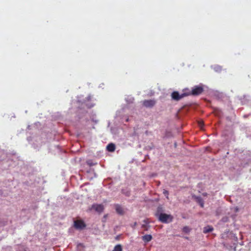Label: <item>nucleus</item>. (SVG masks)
Returning <instances> with one entry per match:
<instances>
[{
	"instance_id": "nucleus-15",
	"label": "nucleus",
	"mask_w": 251,
	"mask_h": 251,
	"mask_svg": "<svg viewBox=\"0 0 251 251\" xmlns=\"http://www.w3.org/2000/svg\"><path fill=\"white\" fill-rule=\"evenodd\" d=\"M163 194L166 196L167 197V198L168 199V195H169V192L167 190H163Z\"/></svg>"
},
{
	"instance_id": "nucleus-12",
	"label": "nucleus",
	"mask_w": 251,
	"mask_h": 251,
	"mask_svg": "<svg viewBox=\"0 0 251 251\" xmlns=\"http://www.w3.org/2000/svg\"><path fill=\"white\" fill-rule=\"evenodd\" d=\"M195 199L200 204L201 207H203L204 206V201L200 197H196Z\"/></svg>"
},
{
	"instance_id": "nucleus-3",
	"label": "nucleus",
	"mask_w": 251,
	"mask_h": 251,
	"mask_svg": "<svg viewBox=\"0 0 251 251\" xmlns=\"http://www.w3.org/2000/svg\"><path fill=\"white\" fill-rule=\"evenodd\" d=\"M142 103L143 106L147 108H151L156 104V101L154 100H144Z\"/></svg>"
},
{
	"instance_id": "nucleus-13",
	"label": "nucleus",
	"mask_w": 251,
	"mask_h": 251,
	"mask_svg": "<svg viewBox=\"0 0 251 251\" xmlns=\"http://www.w3.org/2000/svg\"><path fill=\"white\" fill-rule=\"evenodd\" d=\"M122 247L120 244L116 245L112 251H122Z\"/></svg>"
},
{
	"instance_id": "nucleus-2",
	"label": "nucleus",
	"mask_w": 251,
	"mask_h": 251,
	"mask_svg": "<svg viewBox=\"0 0 251 251\" xmlns=\"http://www.w3.org/2000/svg\"><path fill=\"white\" fill-rule=\"evenodd\" d=\"M203 91V88L201 86H195L192 89L191 94L193 96H198L201 94Z\"/></svg>"
},
{
	"instance_id": "nucleus-18",
	"label": "nucleus",
	"mask_w": 251,
	"mask_h": 251,
	"mask_svg": "<svg viewBox=\"0 0 251 251\" xmlns=\"http://www.w3.org/2000/svg\"><path fill=\"white\" fill-rule=\"evenodd\" d=\"M137 225V223L135 222L133 225V226L135 227Z\"/></svg>"
},
{
	"instance_id": "nucleus-8",
	"label": "nucleus",
	"mask_w": 251,
	"mask_h": 251,
	"mask_svg": "<svg viewBox=\"0 0 251 251\" xmlns=\"http://www.w3.org/2000/svg\"><path fill=\"white\" fill-rule=\"evenodd\" d=\"M144 224H142V228L145 230L147 231L150 228V226L148 225L149 222L147 220H144L143 221Z\"/></svg>"
},
{
	"instance_id": "nucleus-7",
	"label": "nucleus",
	"mask_w": 251,
	"mask_h": 251,
	"mask_svg": "<svg viewBox=\"0 0 251 251\" xmlns=\"http://www.w3.org/2000/svg\"><path fill=\"white\" fill-rule=\"evenodd\" d=\"M115 209L117 213L120 215H123L124 213V210L122 207L119 204H116L115 205Z\"/></svg>"
},
{
	"instance_id": "nucleus-14",
	"label": "nucleus",
	"mask_w": 251,
	"mask_h": 251,
	"mask_svg": "<svg viewBox=\"0 0 251 251\" xmlns=\"http://www.w3.org/2000/svg\"><path fill=\"white\" fill-rule=\"evenodd\" d=\"M182 230L184 232L188 233L190 231V229L188 226H185L183 227Z\"/></svg>"
},
{
	"instance_id": "nucleus-16",
	"label": "nucleus",
	"mask_w": 251,
	"mask_h": 251,
	"mask_svg": "<svg viewBox=\"0 0 251 251\" xmlns=\"http://www.w3.org/2000/svg\"><path fill=\"white\" fill-rule=\"evenodd\" d=\"M87 164L90 166H92L93 165H94L95 164H94L92 162H91L90 161H87Z\"/></svg>"
},
{
	"instance_id": "nucleus-17",
	"label": "nucleus",
	"mask_w": 251,
	"mask_h": 251,
	"mask_svg": "<svg viewBox=\"0 0 251 251\" xmlns=\"http://www.w3.org/2000/svg\"><path fill=\"white\" fill-rule=\"evenodd\" d=\"M199 126L201 127L203 125V122H200L199 123Z\"/></svg>"
},
{
	"instance_id": "nucleus-6",
	"label": "nucleus",
	"mask_w": 251,
	"mask_h": 251,
	"mask_svg": "<svg viewBox=\"0 0 251 251\" xmlns=\"http://www.w3.org/2000/svg\"><path fill=\"white\" fill-rule=\"evenodd\" d=\"M92 208L99 213H101L104 210V206L102 204H95L92 206Z\"/></svg>"
},
{
	"instance_id": "nucleus-5",
	"label": "nucleus",
	"mask_w": 251,
	"mask_h": 251,
	"mask_svg": "<svg viewBox=\"0 0 251 251\" xmlns=\"http://www.w3.org/2000/svg\"><path fill=\"white\" fill-rule=\"evenodd\" d=\"M85 226L84 222L82 220H76L74 222V226L76 229H82Z\"/></svg>"
},
{
	"instance_id": "nucleus-10",
	"label": "nucleus",
	"mask_w": 251,
	"mask_h": 251,
	"mask_svg": "<svg viewBox=\"0 0 251 251\" xmlns=\"http://www.w3.org/2000/svg\"><path fill=\"white\" fill-rule=\"evenodd\" d=\"M107 151L110 152H113L115 150V146L113 143L109 144L106 147Z\"/></svg>"
},
{
	"instance_id": "nucleus-4",
	"label": "nucleus",
	"mask_w": 251,
	"mask_h": 251,
	"mask_svg": "<svg viewBox=\"0 0 251 251\" xmlns=\"http://www.w3.org/2000/svg\"><path fill=\"white\" fill-rule=\"evenodd\" d=\"M186 95L184 93L180 95L178 92L175 91L172 94V98L173 100H178L186 96Z\"/></svg>"
},
{
	"instance_id": "nucleus-9",
	"label": "nucleus",
	"mask_w": 251,
	"mask_h": 251,
	"mask_svg": "<svg viewBox=\"0 0 251 251\" xmlns=\"http://www.w3.org/2000/svg\"><path fill=\"white\" fill-rule=\"evenodd\" d=\"M152 237L151 235L146 234L142 236L143 240L145 242H148L151 240Z\"/></svg>"
},
{
	"instance_id": "nucleus-1",
	"label": "nucleus",
	"mask_w": 251,
	"mask_h": 251,
	"mask_svg": "<svg viewBox=\"0 0 251 251\" xmlns=\"http://www.w3.org/2000/svg\"><path fill=\"white\" fill-rule=\"evenodd\" d=\"M162 210V208L161 206L158 207L155 216L158 218V220L163 223L171 222L173 219V216L171 215L162 213L161 212Z\"/></svg>"
},
{
	"instance_id": "nucleus-11",
	"label": "nucleus",
	"mask_w": 251,
	"mask_h": 251,
	"mask_svg": "<svg viewBox=\"0 0 251 251\" xmlns=\"http://www.w3.org/2000/svg\"><path fill=\"white\" fill-rule=\"evenodd\" d=\"M213 230V228L211 226H208L204 227L203 232L204 233H207L212 231Z\"/></svg>"
}]
</instances>
